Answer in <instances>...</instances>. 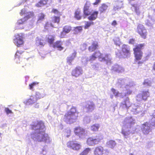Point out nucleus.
<instances>
[{
    "instance_id": "f257e3e1",
    "label": "nucleus",
    "mask_w": 155,
    "mask_h": 155,
    "mask_svg": "<svg viewBox=\"0 0 155 155\" xmlns=\"http://www.w3.org/2000/svg\"><path fill=\"white\" fill-rule=\"evenodd\" d=\"M31 128L32 130L37 131L38 134L36 137L38 141L46 142L49 140L50 138L48 134L45 133V126L43 122L40 121L35 124L31 125Z\"/></svg>"
},
{
    "instance_id": "f03ea898",
    "label": "nucleus",
    "mask_w": 155,
    "mask_h": 155,
    "mask_svg": "<svg viewBox=\"0 0 155 155\" xmlns=\"http://www.w3.org/2000/svg\"><path fill=\"white\" fill-rule=\"evenodd\" d=\"M78 113L75 107H72L70 110L65 114L64 117V121L69 124L75 122L78 117Z\"/></svg>"
},
{
    "instance_id": "7ed1b4c3",
    "label": "nucleus",
    "mask_w": 155,
    "mask_h": 155,
    "mask_svg": "<svg viewBox=\"0 0 155 155\" xmlns=\"http://www.w3.org/2000/svg\"><path fill=\"white\" fill-rule=\"evenodd\" d=\"M145 45L144 43L136 45L133 48L135 60L136 61H138L142 59L143 54L142 49Z\"/></svg>"
},
{
    "instance_id": "20e7f679",
    "label": "nucleus",
    "mask_w": 155,
    "mask_h": 155,
    "mask_svg": "<svg viewBox=\"0 0 155 155\" xmlns=\"http://www.w3.org/2000/svg\"><path fill=\"white\" fill-rule=\"evenodd\" d=\"M98 14V11H93L89 16L87 17V19L90 21H87L85 22L84 26V28L85 29H88L91 25H94V23L92 21L95 20L97 18Z\"/></svg>"
},
{
    "instance_id": "39448f33",
    "label": "nucleus",
    "mask_w": 155,
    "mask_h": 155,
    "mask_svg": "<svg viewBox=\"0 0 155 155\" xmlns=\"http://www.w3.org/2000/svg\"><path fill=\"white\" fill-rule=\"evenodd\" d=\"M15 38L13 40L14 43L18 47H21L24 44V37L21 34H18L15 36Z\"/></svg>"
},
{
    "instance_id": "423d86ee",
    "label": "nucleus",
    "mask_w": 155,
    "mask_h": 155,
    "mask_svg": "<svg viewBox=\"0 0 155 155\" xmlns=\"http://www.w3.org/2000/svg\"><path fill=\"white\" fill-rule=\"evenodd\" d=\"M102 139L103 138L100 137H99L96 136L95 138L92 137H90L87 138L86 143L89 146H94L100 143Z\"/></svg>"
},
{
    "instance_id": "0eeeda50",
    "label": "nucleus",
    "mask_w": 155,
    "mask_h": 155,
    "mask_svg": "<svg viewBox=\"0 0 155 155\" xmlns=\"http://www.w3.org/2000/svg\"><path fill=\"white\" fill-rule=\"evenodd\" d=\"M137 32L142 38L144 39L147 38V33L143 25H139L137 27Z\"/></svg>"
},
{
    "instance_id": "6e6552de",
    "label": "nucleus",
    "mask_w": 155,
    "mask_h": 155,
    "mask_svg": "<svg viewBox=\"0 0 155 155\" xmlns=\"http://www.w3.org/2000/svg\"><path fill=\"white\" fill-rule=\"evenodd\" d=\"M91 5L90 2L88 1H87L85 4L83 8V13L84 18L87 16H89L93 12L91 13L90 9Z\"/></svg>"
},
{
    "instance_id": "1a4fd4ad",
    "label": "nucleus",
    "mask_w": 155,
    "mask_h": 155,
    "mask_svg": "<svg viewBox=\"0 0 155 155\" xmlns=\"http://www.w3.org/2000/svg\"><path fill=\"white\" fill-rule=\"evenodd\" d=\"M67 147L73 150H79L81 147V145L80 143H76L72 141H70L67 143Z\"/></svg>"
},
{
    "instance_id": "9d476101",
    "label": "nucleus",
    "mask_w": 155,
    "mask_h": 155,
    "mask_svg": "<svg viewBox=\"0 0 155 155\" xmlns=\"http://www.w3.org/2000/svg\"><path fill=\"white\" fill-rule=\"evenodd\" d=\"M75 134L78 136L80 138H81L84 136L85 134V130L80 126L75 127L74 130Z\"/></svg>"
},
{
    "instance_id": "9b49d317",
    "label": "nucleus",
    "mask_w": 155,
    "mask_h": 155,
    "mask_svg": "<svg viewBox=\"0 0 155 155\" xmlns=\"http://www.w3.org/2000/svg\"><path fill=\"white\" fill-rule=\"evenodd\" d=\"M83 73V71L81 68L80 66H77L72 70L71 74L72 76L78 77Z\"/></svg>"
},
{
    "instance_id": "f8f14e48",
    "label": "nucleus",
    "mask_w": 155,
    "mask_h": 155,
    "mask_svg": "<svg viewBox=\"0 0 155 155\" xmlns=\"http://www.w3.org/2000/svg\"><path fill=\"white\" fill-rule=\"evenodd\" d=\"M121 51L123 55L125 57H128L130 54V48L127 45L123 44L122 45Z\"/></svg>"
},
{
    "instance_id": "ddd939ff",
    "label": "nucleus",
    "mask_w": 155,
    "mask_h": 155,
    "mask_svg": "<svg viewBox=\"0 0 155 155\" xmlns=\"http://www.w3.org/2000/svg\"><path fill=\"white\" fill-rule=\"evenodd\" d=\"M141 130L143 134L145 135L148 134L151 131L150 126L148 122H145L142 124Z\"/></svg>"
},
{
    "instance_id": "4468645a",
    "label": "nucleus",
    "mask_w": 155,
    "mask_h": 155,
    "mask_svg": "<svg viewBox=\"0 0 155 155\" xmlns=\"http://www.w3.org/2000/svg\"><path fill=\"white\" fill-rule=\"evenodd\" d=\"M99 48V44L97 41H93L91 45L88 47V50L90 52H92L98 49Z\"/></svg>"
},
{
    "instance_id": "2eb2a0df",
    "label": "nucleus",
    "mask_w": 155,
    "mask_h": 155,
    "mask_svg": "<svg viewBox=\"0 0 155 155\" xmlns=\"http://www.w3.org/2000/svg\"><path fill=\"white\" fill-rule=\"evenodd\" d=\"M101 54L102 53L100 51H95L90 56L89 61H93L95 60L97 58L99 59L100 56H101Z\"/></svg>"
},
{
    "instance_id": "dca6fc26",
    "label": "nucleus",
    "mask_w": 155,
    "mask_h": 155,
    "mask_svg": "<svg viewBox=\"0 0 155 155\" xmlns=\"http://www.w3.org/2000/svg\"><path fill=\"white\" fill-rule=\"evenodd\" d=\"M150 96V93L149 90L142 91V93L137 95V97H140L142 100L146 101L148 97Z\"/></svg>"
},
{
    "instance_id": "f3484780",
    "label": "nucleus",
    "mask_w": 155,
    "mask_h": 155,
    "mask_svg": "<svg viewBox=\"0 0 155 155\" xmlns=\"http://www.w3.org/2000/svg\"><path fill=\"white\" fill-rule=\"evenodd\" d=\"M104 151V148L101 146H97L95 147L94 151V155H102Z\"/></svg>"
},
{
    "instance_id": "a211bd4d",
    "label": "nucleus",
    "mask_w": 155,
    "mask_h": 155,
    "mask_svg": "<svg viewBox=\"0 0 155 155\" xmlns=\"http://www.w3.org/2000/svg\"><path fill=\"white\" fill-rule=\"evenodd\" d=\"M103 54L100 56L99 60L101 61H105L106 63L107 64L109 63H111V59L109 57V55L108 54H106L105 55L104 57L102 56Z\"/></svg>"
},
{
    "instance_id": "6ab92c4d",
    "label": "nucleus",
    "mask_w": 155,
    "mask_h": 155,
    "mask_svg": "<svg viewBox=\"0 0 155 155\" xmlns=\"http://www.w3.org/2000/svg\"><path fill=\"white\" fill-rule=\"evenodd\" d=\"M38 98L36 96H31L30 98L26 101V103L28 104H32L36 102Z\"/></svg>"
},
{
    "instance_id": "aec40b11",
    "label": "nucleus",
    "mask_w": 155,
    "mask_h": 155,
    "mask_svg": "<svg viewBox=\"0 0 155 155\" xmlns=\"http://www.w3.org/2000/svg\"><path fill=\"white\" fill-rule=\"evenodd\" d=\"M74 17L78 20L81 19L82 16L81 15V11L79 8L75 10L74 13Z\"/></svg>"
},
{
    "instance_id": "412c9836",
    "label": "nucleus",
    "mask_w": 155,
    "mask_h": 155,
    "mask_svg": "<svg viewBox=\"0 0 155 155\" xmlns=\"http://www.w3.org/2000/svg\"><path fill=\"white\" fill-rule=\"evenodd\" d=\"M62 44L61 41H56L54 43L53 45V47L54 48H57L58 50L60 51L63 50L64 47L61 46Z\"/></svg>"
},
{
    "instance_id": "4be33fe9",
    "label": "nucleus",
    "mask_w": 155,
    "mask_h": 155,
    "mask_svg": "<svg viewBox=\"0 0 155 155\" xmlns=\"http://www.w3.org/2000/svg\"><path fill=\"white\" fill-rule=\"evenodd\" d=\"M60 16L54 15L51 17V22L52 24H59L60 21Z\"/></svg>"
},
{
    "instance_id": "5701e85b",
    "label": "nucleus",
    "mask_w": 155,
    "mask_h": 155,
    "mask_svg": "<svg viewBox=\"0 0 155 155\" xmlns=\"http://www.w3.org/2000/svg\"><path fill=\"white\" fill-rule=\"evenodd\" d=\"M106 146L109 148L113 149L116 145V143L114 140H110L106 142Z\"/></svg>"
},
{
    "instance_id": "b1692460",
    "label": "nucleus",
    "mask_w": 155,
    "mask_h": 155,
    "mask_svg": "<svg viewBox=\"0 0 155 155\" xmlns=\"http://www.w3.org/2000/svg\"><path fill=\"white\" fill-rule=\"evenodd\" d=\"M48 0H40L35 5V6L37 7H41L46 5Z\"/></svg>"
},
{
    "instance_id": "393cba45",
    "label": "nucleus",
    "mask_w": 155,
    "mask_h": 155,
    "mask_svg": "<svg viewBox=\"0 0 155 155\" xmlns=\"http://www.w3.org/2000/svg\"><path fill=\"white\" fill-rule=\"evenodd\" d=\"M46 39L49 44H52L54 41V36L52 35H49L46 36Z\"/></svg>"
},
{
    "instance_id": "a878e982",
    "label": "nucleus",
    "mask_w": 155,
    "mask_h": 155,
    "mask_svg": "<svg viewBox=\"0 0 155 155\" xmlns=\"http://www.w3.org/2000/svg\"><path fill=\"white\" fill-rule=\"evenodd\" d=\"M108 6L105 3H103L99 7V11L100 13H102L104 12L108 8Z\"/></svg>"
},
{
    "instance_id": "bb28decb",
    "label": "nucleus",
    "mask_w": 155,
    "mask_h": 155,
    "mask_svg": "<svg viewBox=\"0 0 155 155\" xmlns=\"http://www.w3.org/2000/svg\"><path fill=\"white\" fill-rule=\"evenodd\" d=\"M112 70L114 72L120 73L123 70V69L122 67L119 65H116L113 67Z\"/></svg>"
},
{
    "instance_id": "cd10ccee",
    "label": "nucleus",
    "mask_w": 155,
    "mask_h": 155,
    "mask_svg": "<svg viewBox=\"0 0 155 155\" xmlns=\"http://www.w3.org/2000/svg\"><path fill=\"white\" fill-rule=\"evenodd\" d=\"M76 54L77 52H74L73 53L71 56L67 58V62L69 64H71L74 58L76 57Z\"/></svg>"
},
{
    "instance_id": "c85d7f7f",
    "label": "nucleus",
    "mask_w": 155,
    "mask_h": 155,
    "mask_svg": "<svg viewBox=\"0 0 155 155\" xmlns=\"http://www.w3.org/2000/svg\"><path fill=\"white\" fill-rule=\"evenodd\" d=\"M100 127V125L98 124H95L91 127V130L93 131H98L99 128Z\"/></svg>"
},
{
    "instance_id": "c756f323",
    "label": "nucleus",
    "mask_w": 155,
    "mask_h": 155,
    "mask_svg": "<svg viewBox=\"0 0 155 155\" xmlns=\"http://www.w3.org/2000/svg\"><path fill=\"white\" fill-rule=\"evenodd\" d=\"M88 111H92L94 108V104L93 102H90V104H88L86 106Z\"/></svg>"
},
{
    "instance_id": "7c9ffc66",
    "label": "nucleus",
    "mask_w": 155,
    "mask_h": 155,
    "mask_svg": "<svg viewBox=\"0 0 155 155\" xmlns=\"http://www.w3.org/2000/svg\"><path fill=\"white\" fill-rule=\"evenodd\" d=\"M72 30V27L69 25H65L64 26L63 28V31L65 32V33H69Z\"/></svg>"
},
{
    "instance_id": "2f4dec72",
    "label": "nucleus",
    "mask_w": 155,
    "mask_h": 155,
    "mask_svg": "<svg viewBox=\"0 0 155 155\" xmlns=\"http://www.w3.org/2000/svg\"><path fill=\"white\" fill-rule=\"evenodd\" d=\"M50 27H54V25L51 22L49 23L47 21L44 26L45 29V30H48Z\"/></svg>"
},
{
    "instance_id": "473e14b6",
    "label": "nucleus",
    "mask_w": 155,
    "mask_h": 155,
    "mask_svg": "<svg viewBox=\"0 0 155 155\" xmlns=\"http://www.w3.org/2000/svg\"><path fill=\"white\" fill-rule=\"evenodd\" d=\"M152 82L150 79L147 78L144 80L143 84L146 86H150L151 85Z\"/></svg>"
},
{
    "instance_id": "72a5a7b5",
    "label": "nucleus",
    "mask_w": 155,
    "mask_h": 155,
    "mask_svg": "<svg viewBox=\"0 0 155 155\" xmlns=\"http://www.w3.org/2000/svg\"><path fill=\"white\" fill-rule=\"evenodd\" d=\"M91 150V149L89 148H85L84 150L81 152L80 155H87Z\"/></svg>"
},
{
    "instance_id": "f704fd0d",
    "label": "nucleus",
    "mask_w": 155,
    "mask_h": 155,
    "mask_svg": "<svg viewBox=\"0 0 155 155\" xmlns=\"http://www.w3.org/2000/svg\"><path fill=\"white\" fill-rule=\"evenodd\" d=\"M28 19V18H25V17L23 18H21L19 19L17 22V24L18 25H20L24 24Z\"/></svg>"
},
{
    "instance_id": "c9c22d12",
    "label": "nucleus",
    "mask_w": 155,
    "mask_h": 155,
    "mask_svg": "<svg viewBox=\"0 0 155 155\" xmlns=\"http://www.w3.org/2000/svg\"><path fill=\"white\" fill-rule=\"evenodd\" d=\"M36 42L38 45L41 46H44L45 44V43L44 42V40L40 38H37L36 40Z\"/></svg>"
},
{
    "instance_id": "e433bc0d",
    "label": "nucleus",
    "mask_w": 155,
    "mask_h": 155,
    "mask_svg": "<svg viewBox=\"0 0 155 155\" xmlns=\"http://www.w3.org/2000/svg\"><path fill=\"white\" fill-rule=\"evenodd\" d=\"M45 15L43 13H40L38 16V21H41L43 20L45 18Z\"/></svg>"
},
{
    "instance_id": "4c0bfd02",
    "label": "nucleus",
    "mask_w": 155,
    "mask_h": 155,
    "mask_svg": "<svg viewBox=\"0 0 155 155\" xmlns=\"http://www.w3.org/2000/svg\"><path fill=\"white\" fill-rule=\"evenodd\" d=\"M115 44L118 46H120V38L119 37H115L113 39Z\"/></svg>"
},
{
    "instance_id": "58836bf2",
    "label": "nucleus",
    "mask_w": 155,
    "mask_h": 155,
    "mask_svg": "<svg viewBox=\"0 0 155 155\" xmlns=\"http://www.w3.org/2000/svg\"><path fill=\"white\" fill-rule=\"evenodd\" d=\"M51 12L54 14L58 15V16H60L61 15L59 11L56 9L53 8L51 11Z\"/></svg>"
},
{
    "instance_id": "ea45409f",
    "label": "nucleus",
    "mask_w": 155,
    "mask_h": 155,
    "mask_svg": "<svg viewBox=\"0 0 155 155\" xmlns=\"http://www.w3.org/2000/svg\"><path fill=\"white\" fill-rule=\"evenodd\" d=\"M38 83L37 82H33L32 83L29 84V88L31 90H33V88L36 85H37Z\"/></svg>"
},
{
    "instance_id": "a19ab883",
    "label": "nucleus",
    "mask_w": 155,
    "mask_h": 155,
    "mask_svg": "<svg viewBox=\"0 0 155 155\" xmlns=\"http://www.w3.org/2000/svg\"><path fill=\"white\" fill-rule=\"evenodd\" d=\"M71 130L69 129H67L65 131V135L67 137H70L71 135Z\"/></svg>"
},
{
    "instance_id": "79ce46f5",
    "label": "nucleus",
    "mask_w": 155,
    "mask_h": 155,
    "mask_svg": "<svg viewBox=\"0 0 155 155\" xmlns=\"http://www.w3.org/2000/svg\"><path fill=\"white\" fill-rule=\"evenodd\" d=\"M23 52L21 51H17L15 54V57L16 58H19L21 56H22Z\"/></svg>"
},
{
    "instance_id": "37998d69",
    "label": "nucleus",
    "mask_w": 155,
    "mask_h": 155,
    "mask_svg": "<svg viewBox=\"0 0 155 155\" xmlns=\"http://www.w3.org/2000/svg\"><path fill=\"white\" fill-rule=\"evenodd\" d=\"M82 27L79 26L74 28V30L76 32H81L82 30Z\"/></svg>"
},
{
    "instance_id": "c03bdc74",
    "label": "nucleus",
    "mask_w": 155,
    "mask_h": 155,
    "mask_svg": "<svg viewBox=\"0 0 155 155\" xmlns=\"http://www.w3.org/2000/svg\"><path fill=\"white\" fill-rule=\"evenodd\" d=\"M111 90L115 97H117L118 96L119 94L118 91H117L115 89L113 88L111 89Z\"/></svg>"
},
{
    "instance_id": "a18cd8bd",
    "label": "nucleus",
    "mask_w": 155,
    "mask_h": 155,
    "mask_svg": "<svg viewBox=\"0 0 155 155\" xmlns=\"http://www.w3.org/2000/svg\"><path fill=\"white\" fill-rule=\"evenodd\" d=\"M65 32L63 31V30H62V31L61 32L60 34V37L61 38H64L65 37L66 34Z\"/></svg>"
},
{
    "instance_id": "49530a36",
    "label": "nucleus",
    "mask_w": 155,
    "mask_h": 155,
    "mask_svg": "<svg viewBox=\"0 0 155 155\" xmlns=\"http://www.w3.org/2000/svg\"><path fill=\"white\" fill-rule=\"evenodd\" d=\"M129 44H134L135 43V40L134 39H130L129 41Z\"/></svg>"
},
{
    "instance_id": "de8ad7c7",
    "label": "nucleus",
    "mask_w": 155,
    "mask_h": 155,
    "mask_svg": "<svg viewBox=\"0 0 155 155\" xmlns=\"http://www.w3.org/2000/svg\"><path fill=\"white\" fill-rule=\"evenodd\" d=\"M5 111L7 114H11L12 113V111L10 110L8 108H6L5 109Z\"/></svg>"
},
{
    "instance_id": "09e8293b",
    "label": "nucleus",
    "mask_w": 155,
    "mask_h": 155,
    "mask_svg": "<svg viewBox=\"0 0 155 155\" xmlns=\"http://www.w3.org/2000/svg\"><path fill=\"white\" fill-rule=\"evenodd\" d=\"M124 105L126 107H128V105H127V104L130 103L129 100H128L126 99L124 100Z\"/></svg>"
},
{
    "instance_id": "8fccbe9b",
    "label": "nucleus",
    "mask_w": 155,
    "mask_h": 155,
    "mask_svg": "<svg viewBox=\"0 0 155 155\" xmlns=\"http://www.w3.org/2000/svg\"><path fill=\"white\" fill-rule=\"evenodd\" d=\"M101 0H95V1L93 3L94 5H97L100 3Z\"/></svg>"
},
{
    "instance_id": "3c124183",
    "label": "nucleus",
    "mask_w": 155,
    "mask_h": 155,
    "mask_svg": "<svg viewBox=\"0 0 155 155\" xmlns=\"http://www.w3.org/2000/svg\"><path fill=\"white\" fill-rule=\"evenodd\" d=\"M132 6L134 8L135 11L136 12H137L138 11L139 8L135 5H133Z\"/></svg>"
},
{
    "instance_id": "603ef678",
    "label": "nucleus",
    "mask_w": 155,
    "mask_h": 155,
    "mask_svg": "<svg viewBox=\"0 0 155 155\" xmlns=\"http://www.w3.org/2000/svg\"><path fill=\"white\" fill-rule=\"evenodd\" d=\"M26 13V11L25 9H22L21 10L20 12V14L21 15H22Z\"/></svg>"
},
{
    "instance_id": "864d4df0",
    "label": "nucleus",
    "mask_w": 155,
    "mask_h": 155,
    "mask_svg": "<svg viewBox=\"0 0 155 155\" xmlns=\"http://www.w3.org/2000/svg\"><path fill=\"white\" fill-rule=\"evenodd\" d=\"M121 133L124 136H126L128 134L127 132L124 130H122L121 131Z\"/></svg>"
},
{
    "instance_id": "5fc2aeb1",
    "label": "nucleus",
    "mask_w": 155,
    "mask_h": 155,
    "mask_svg": "<svg viewBox=\"0 0 155 155\" xmlns=\"http://www.w3.org/2000/svg\"><path fill=\"white\" fill-rule=\"evenodd\" d=\"M111 25L113 26H115L117 25V22L115 20L113 21L111 24Z\"/></svg>"
},
{
    "instance_id": "6e6d98bb",
    "label": "nucleus",
    "mask_w": 155,
    "mask_h": 155,
    "mask_svg": "<svg viewBox=\"0 0 155 155\" xmlns=\"http://www.w3.org/2000/svg\"><path fill=\"white\" fill-rule=\"evenodd\" d=\"M143 63V62L142 61H139L138 62V64L139 65V66L141 65Z\"/></svg>"
},
{
    "instance_id": "4d7b16f0",
    "label": "nucleus",
    "mask_w": 155,
    "mask_h": 155,
    "mask_svg": "<svg viewBox=\"0 0 155 155\" xmlns=\"http://www.w3.org/2000/svg\"><path fill=\"white\" fill-rule=\"evenodd\" d=\"M152 69L153 70L155 71V62L153 63Z\"/></svg>"
},
{
    "instance_id": "13d9d810",
    "label": "nucleus",
    "mask_w": 155,
    "mask_h": 155,
    "mask_svg": "<svg viewBox=\"0 0 155 155\" xmlns=\"http://www.w3.org/2000/svg\"><path fill=\"white\" fill-rule=\"evenodd\" d=\"M152 126H153L154 127H155V122H153V123Z\"/></svg>"
},
{
    "instance_id": "bf43d9fd",
    "label": "nucleus",
    "mask_w": 155,
    "mask_h": 155,
    "mask_svg": "<svg viewBox=\"0 0 155 155\" xmlns=\"http://www.w3.org/2000/svg\"><path fill=\"white\" fill-rule=\"evenodd\" d=\"M35 107L36 108H38V105L37 106H36Z\"/></svg>"
},
{
    "instance_id": "052dcab7",
    "label": "nucleus",
    "mask_w": 155,
    "mask_h": 155,
    "mask_svg": "<svg viewBox=\"0 0 155 155\" xmlns=\"http://www.w3.org/2000/svg\"><path fill=\"white\" fill-rule=\"evenodd\" d=\"M154 11H155V9H154Z\"/></svg>"
},
{
    "instance_id": "680f3d73",
    "label": "nucleus",
    "mask_w": 155,
    "mask_h": 155,
    "mask_svg": "<svg viewBox=\"0 0 155 155\" xmlns=\"http://www.w3.org/2000/svg\"><path fill=\"white\" fill-rule=\"evenodd\" d=\"M148 155H149V154Z\"/></svg>"
}]
</instances>
